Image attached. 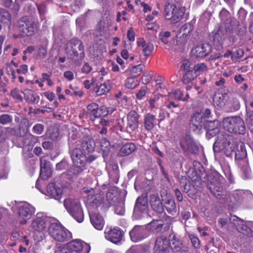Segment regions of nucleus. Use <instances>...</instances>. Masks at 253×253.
<instances>
[{
	"mask_svg": "<svg viewBox=\"0 0 253 253\" xmlns=\"http://www.w3.org/2000/svg\"><path fill=\"white\" fill-rule=\"evenodd\" d=\"M184 12L182 8L177 7L173 3L167 2L165 6L164 16L167 20L176 23L182 18Z\"/></svg>",
	"mask_w": 253,
	"mask_h": 253,
	"instance_id": "nucleus-8",
	"label": "nucleus"
},
{
	"mask_svg": "<svg viewBox=\"0 0 253 253\" xmlns=\"http://www.w3.org/2000/svg\"><path fill=\"white\" fill-rule=\"evenodd\" d=\"M193 30L192 24L187 23L184 24L180 28L179 31L182 35L176 41L177 44H180L181 46H183L187 42V37L190 35Z\"/></svg>",
	"mask_w": 253,
	"mask_h": 253,
	"instance_id": "nucleus-19",
	"label": "nucleus"
},
{
	"mask_svg": "<svg viewBox=\"0 0 253 253\" xmlns=\"http://www.w3.org/2000/svg\"><path fill=\"white\" fill-rule=\"evenodd\" d=\"M171 34L169 31L161 32L159 33L160 39L164 44H168L169 42L168 38L170 36Z\"/></svg>",
	"mask_w": 253,
	"mask_h": 253,
	"instance_id": "nucleus-52",
	"label": "nucleus"
},
{
	"mask_svg": "<svg viewBox=\"0 0 253 253\" xmlns=\"http://www.w3.org/2000/svg\"><path fill=\"white\" fill-rule=\"evenodd\" d=\"M156 118L155 115L150 113L146 114L144 117V126L146 130H151L155 126Z\"/></svg>",
	"mask_w": 253,
	"mask_h": 253,
	"instance_id": "nucleus-32",
	"label": "nucleus"
},
{
	"mask_svg": "<svg viewBox=\"0 0 253 253\" xmlns=\"http://www.w3.org/2000/svg\"><path fill=\"white\" fill-rule=\"evenodd\" d=\"M0 22L6 25L8 28L11 27V15L8 11L2 8H0Z\"/></svg>",
	"mask_w": 253,
	"mask_h": 253,
	"instance_id": "nucleus-37",
	"label": "nucleus"
},
{
	"mask_svg": "<svg viewBox=\"0 0 253 253\" xmlns=\"http://www.w3.org/2000/svg\"><path fill=\"white\" fill-rule=\"evenodd\" d=\"M95 143L94 140L89 136L84 137L82 143V151L84 153H91L94 151Z\"/></svg>",
	"mask_w": 253,
	"mask_h": 253,
	"instance_id": "nucleus-29",
	"label": "nucleus"
},
{
	"mask_svg": "<svg viewBox=\"0 0 253 253\" xmlns=\"http://www.w3.org/2000/svg\"><path fill=\"white\" fill-rule=\"evenodd\" d=\"M46 191L49 196L55 200H60L62 196V190L61 188L56 187L54 183H49L47 186Z\"/></svg>",
	"mask_w": 253,
	"mask_h": 253,
	"instance_id": "nucleus-30",
	"label": "nucleus"
},
{
	"mask_svg": "<svg viewBox=\"0 0 253 253\" xmlns=\"http://www.w3.org/2000/svg\"><path fill=\"white\" fill-rule=\"evenodd\" d=\"M148 209L147 196L146 194H143L137 198L134 207V211L145 213L147 211Z\"/></svg>",
	"mask_w": 253,
	"mask_h": 253,
	"instance_id": "nucleus-18",
	"label": "nucleus"
},
{
	"mask_svg": "<svg viewBox=\"0 0 253 253\" xmlns=\"http://www.w3.org/2000/svg\"><path fill=\"white\" fill-rule=\"evenodd\" d=\"M78 49L71 47L68 53V58L75 64L81 63L84 57V49Z\"/></svg>",
	"mask_w": 253,
	"mask_h": 253,
	"instance_id": "nucleus-21",
	"label": "nucleus"
},
{
	"mask_svg": "<svg viewBox=\"0 0 253 253\" xmlns=\"http://www.w3.org/2000/svg\"><path fill=\"white\" fill-rule=\"evenodd\" d=\"M232 153H235V160H240L245 158L247 156V152L244 144L239 141L237 148L235 151L232 152Z\"/></svg>",
	"mask_w": 253,
	"mask_h": 253,
	"instance_id": "nucleus-36",
	"label": "nucleus"
},
{
	"mask_svg": "<svg viewBox=\"0 0 253 253\" xmlns=\"http://www.w3.org/2000/svg\"><path fill=\"white\" fill-rule=\"evenodd\" d=\"M170 250L169 241L165 236L158 237L154 247V253H169Z\"/></svg>",
	"mask_w": 253,
	"mask_h": 253,
	"instance_id": "nucleus-12",
	"label": "nucleus"
},
{
	"mask_svg": "<svg viewBox=\"0 0 253 253\" xmlns=\"http://www.w3.org/2000/svg\"><path fill=\"white\" fill-rule=\"evenodd\" d=\"M105 234L106 238L115 244L120 242L123 238L122 232L118 228L110 229L108 232H105Z\"/></svg>",
	"mask_w": 253,
	"mask_h": 253,
	"instance_id": "nucleus-22",
	"label": "nucleus"
},
{
	"mask_svg": "<svg viewBox=\"0 0 253 253\" xmlns=\"http://www.w3.org/2000/svg\"><path fill=\"white\" fill-rule=\"evenodd\" d=\"M24 98L27 102L32 104H37L39 102L40 97L33 90L26 89L24 90Z\"/></svg>",
	"mask_w": 253,
	"mask_h": 253,
	"instance_id": "nucleus-31",
	"label": "nucleus"
},
{
	"mask_svg": "<svg viewBox=\"0 0 253 253\" xmlns=\"http://www.w3.org/2000/svg\"><path fill=\"white\" fill-rule=\"evenodd\" d=\"M89 217L91 224L95 228L101 230L104 225V220L103 217L98 213L89 211Z\"/></svg>",
	"mask_w": 253,
	"mask_h": 253,
	"instance_id": "nucleus-23",
	"label": "nucleus"
},
{
	"mask_svg": "<svg viewBox=\"0 0 253 253\" xmlns=\"http://www.w3.org/2000/svg\"><path fill=\"white\" fill-rule=\"evenodd\" d=\"M246 122L250 131L253 133V110L247 108Z\"/></svg>",
	"mask_w": 253,
	"mask_h": 253,
	"instance_id": "nucleus-43",
	"label": "nucleus"
},
{
	"mask_svg": "<svg viewBox=\"0 0 253 253\" xmlns=\"http://www.w3.org/2000/svg\"><path fill=\"white\" fill-rule=\"evenodd\" d=\"M224 129L230 132L244 134L246 127L244 121L238 116L225 118L223 120Z\"/></svg>",
	"mask_w": 253,
	"mask_h": 253,
	"instance_id": "nucleus-4",
	"label": "nucleus"
},
{
	"mask_svg": "<svg viewBox=\"0 0 253 253\" xmlns=\"http://www.w3.org/2000/svg\"><path fill=\"white\" fill-rule=\"evenodd\" d=\"M246 32V26L244 23L239 24L236 28V33L238 35H243Z\"/></svg>",
	"mask_w": 253,
	"mask_h": 253,
	"instance_id": "nucleus-58",
	"label": "nucleus"
},
{
	"mask_svg": "<svg viewBox=\"0 0 253 253\" xmlns=\"http://www.w3.org/2000/svg\"><path fill=\"white\" fill-rule=\"evenodd\" d=\"M180 146L184 151H189L194 152L197 150L192 139L189 136H185L182 138L180 141Z\"/></svg>",
	"mask_w": 253,
	"mask_h": 253,
	"instance_id": "nucleus-27",
	"label": "nucleus"
},
{
	"mask_svg": "<svg viewBox=\"0 0 253 253\" xmlns=\"http://www.w3.org/2000/svg\"><path fill=\"white\" fill-rule=\"evenodd\" d=\"M110 142L106 138H102L100 141V146L102 150L107 151L110 147Z\"/></svg>",
	"mask_w": 253,
	"mask_h": 253,
	"instance_id": "nucleus-63",
	"label": "nucleus"
},
{
	"mask_svg": "<svg viewBox=\"0 0 253 253\" xmlns=\"http://www.w3.org/2000/svg\"><path fill=\"white\" fill-rule=\"evenodd\" d=\"M110 178L112 179V181L115 183H117L119 180V170L117 168L113 169L109 173Z\"/></svg>",
	"mask_w": 253,
	"mask_h": 253,
	"instance_id": "nucleus-53",
	"label": "nucleus"
},
{
	"mask_svg": "<svg viewBox=\"0 0 253 253\" xmlns=\"http://www.w3.org/2000/svg\"><path fill=\"white\" fill-rule=\"evenodd\" d=\"M164 222L161 219L153 220L147 225V228L149 230L158 233L162 231Z\"/></svg>",
	"mask_w": 253,
	"mask_h": 253,
	"instance_id": "nucleus-34",
	"label": "nucleus"
},
{
	"mask_svg": "<svg viewBox=\"0 0 253 253\" xmlns=\"http://www.w3.org/2000/svg\"><path fill=\"white\" fill-rule=\"evenodd\" d=\"M17 27L19 30L27 36L34 35L39 27L38 23L33 19L25 16L21 17L18 21Z\"/></svg>",
	"mask_w": 253,
	"mask_h": 253,
	"instance_id": "nucleus-7",
	"label": "nucleus"
},
{
	"mask_svg": "<svg viewBox=\"0 0 253 253\" xmlns=\"http://www.w3.org/2000/svg\"><path fill=\"white\" fill-rule=\"evenodd\" d=\"M81 193L87 197L86 204L89 211L97 209L103 203V195L100 194H95V191L93 188L84 187L81 189Z\"/></svg>",
	"mask_w": 253,
	"mask_h": 253,
	"instance_id": "nucleus-6",
	"label": "nucleus"
},
{
	"mask_svg": "<svg viewBox=\"0 0 253 253\" xmlns=\"http://www.w3.org/2000/svg\"><path fill=\"white\" fill-rule=\"evenodd\" d=\"M35 212V209L28 203H24L18 207L17 214L21 219L20 223L25 224L27 220L30 219Z\"/></svg>",
	"mask_w": 253,
	"mask_h": 253,
	"instance_id": "nucleus-9",
	"label": "nucleus"
},
{
	"mask_svg": "<svg viewBox=\"0 0 253 253\" xmlns=\"http://www.w3.org/2000/svg\"><path fill=\"white\" fill-rule=\"evenodd\" d=\"M68 166L67 161L65 160H62L60 162L57 163L56 165V169L57 170H63L66 169Z\"/></svg>",
	"mask_w": 253,
	"mask_h": 253,
	"instance_id": "nucleus-64",
	"label": "nucleus"
},
{
	"mask_svg": "<svg viewBox=\"0 0 253 253\" xmlns=\"http://www.w3.org/2000/svg\"><path fill=\"white\" fill-rule=\"evenodd\" d=\"M191 63L188 59H184L182 62L180 69L184 72H188L192 71V68L191 67Z\"/></svg>",
	"mask_w": 253,
	"mask_h": 253,
	"instance_id": "nucleus-50",
	"label": "nucleus"
},
{
	"mask_svg": "<svg viewBox=\"0 0 253 253\" xmlns=\"http://www.w3.org/2000/svg\"><path fill=\"white\" fill-rule=\"evenodd\" d=\"M137 43L145 56L149 55L154 50L153 44L150 42H147L142 39H138Z\"/></svg>",
	"mask_w": 253,
	"mask_h": 253,
	"instance_id": "nucleus-28",
	"label": "nucleus"
},
{
	"mask_svg": "<svg viewBox=\"0 0 253 253\" xmlns=\"http://www.w3.org/2000/svg\"><path fill=\"white\" fill-rule=\"evenodd\" d=\"M22 142L23 144V149L27 148L28 151H31L32 148L30 146L31 143V139L27 137H25L23 138Z\"/></svg>",
	"mask_w": 253,
	"mask_h": 253,
	"instance_id": "nucleus-62",
	"label": "nucleus"
},
{
	"mask_svg": "<svg viewBox=\"0 0 253 253\" xmlns=\"http://www.w3.org/2000/svg\"><path fill=\"white\" fill-rule=\"evenodd\" d=\"M220 126L219 122L217 120L207 121L205 122L204 128L207 130L206 136L211 139L220 132L219 128Z\"/></svg>",
	"mask_w": 253,
	"mask_h": 253,
	"instance_id": "nucleus-16",
	"label": "nucleus"
},
{
	"mask_svg": "<svg viewBox=\"0 0 253 253\" xmlns=\"http://www.w3.org/2000/svg\"><path fill=\"white\" fill-rule=\"evenodd\" d=\"M87 113L91 121H94L96 118L100 117V111L97 104L92 103L87 106Z\"/></svg>",
	"mask_w": 253,
	"mask_h": 253,
	"instance_id": "nucleus-33",
	"label": "nucleus"
},
{
	"mask_svg": "<svg viewBox=\"0 0 253 253\" xmlns=\"http://www.w3.org/2000/svg\"><path fill=\"white\" fill-rule=\"evenodd\" d=\"M205 122L200 114H195L191 117L190 126L193 131L200 130L204 127Z\"/></svg>",
	"mask_w": 253,
	"mask_h": 253,
	"instance_id": "nucleus-25",
	"label": "nucleus"
},
{
	"mask_svg": "<svg viewBox=\"0 0 253 253\" xmlns=\"http://www.w3.org/2000/svg\"><path fill=\"white\" fill-rule=\"evenodd\" d=\"M139 85V82L133 78H130L126 80V86L130 89L135 88Z\"/></svg>",
	"mask_w": 253,
	"mask_h": 253,
	"instance_id": "nucleus-49",
	"label": "nucleus"
},
{
	"mask_svg": "<svg viewBox=\"0 0 253 253\" xmlns=\"http://www.w3.org/2000/svg\"><path fill=\"white\" fill-rule=\"evenodd\" d=\"M12 122V116L3 114L0 115V124L2 125H6L10 124Z\"/></svg>",
	"mask_w": 253,
	"mask_h": 253,
	"instance_id": "nucleus-48",
	"label": "nucleus"
},
{
	"mask_svg": "<svg viewBox=\"0 0 253 253\" xmlns=\"http://www.w3.org/2000/svg\"><path fill=\"white\" fill-rule=\"evenodd\" d=\"M44 126L42 124H37L33 127V132L38 135L41 134L44 130Z\"/></svg>",
	"mask_w": 253,
	"mask_h": 253,
	"instance_id": "nucleus-56",
	"label": "nucleus"
},
{
	"mask_svg": "<svg viewBox=\"0 0 253 253\" xmlns=\"http://www.w3.org/2000/svg\"><path fill=\"white\" fill-rule=\"evenodd\" d=\"M237 230L242 234L249 237H253V231L248 226L245 221H243L239 227H237Z\"/></svg>",
	"mask_w": 253,
	"mask_h": 253,
	"instance_id": "nucleus-40",
	"label": "nucleus"
},
{
	"mask_svg": "<svg viewBox=\"0 0 253 253\" xmlns=\"http://www.w3.org/2000/svg\"><path fill=\"white\" fill-rule=\"evenodd\" d=\"M207 187L215 197L219 199L221 198L222 184L220 182L219 177L209 176Z\"/></svg>",
	"mask_w": 253,
	"mask_h": 253,
	"instance_id": "nucleus-10",
	"label": "nucleus"
},
{
	"mask_svg": "<svg viewBox=\"0 0 253 253\" xmlns=\"http://www.w3.org/2000/svg\"><path fill=\"white\" fill-rule=\"evenodd\" d=\"M213 149L215 153H219L223 150L225 151V148L217 140L213 145Z\"/></svg>",
	"mask_w": 253,
	"mask_h": 253,
	"instance_id": "nucleus-61",
	"label": "nucleus"
},
{
	"mask_svg": "<svg viewBox=\"0 0 253 253\" xmlns=\"http://www.w3.org/2000/svg\"><path fill=\"white\" fill-rule=\"evenodd\" d=\"M230 222L236 227H239L240 224L242 223L243 220L239 218L236 215H231L229 218Z\"/></svg>",
	"mask_w": 253,
	"mask_h": 253,
	"instance_id": "nucleus-57",
	"label": "nucleus"
},
{
	"mask_svg": "<svg viewBox=\"0 0 253 253\" xmlns=\"http://www.w3.org/2000/svg\"><path fill=\"white\" fill-rule=\"evenodd\" d=\"M114 189L110 190L106 194V198L107 201H108L109 205L107 206L106 207H109L114 205V197L113 196V192Z\"/></svg>",
	"mask_w": 253,
	"mask_h": 253,
	"instance_id": "nucleus-59",
	"label": "nucleus"
},
{
	"mask_svg": "<svg viewBox=\"0 0 253 253\" xmlns=\"http://www.w3.org/2000/svg\"><path fill=\"white\" fill-rule=\"evenodd\" d=\"M110 89V85H108L106 83L101 84L98 87L96 93L97 95H102L108 92Z\"/></svg>",
	"mask_w": 253,
	"mask_h": 253,
	"instance_id": "nucleus-47",
	"label": "nucleus"
},
{
	"mask_svg": "<svg viewBox=\"0 0 253 253\" xmlns=\"http://www.w3.org/2000/svg\"><path fill=\"white\" fill-rule=\"evenodd\" d=\"M169 97L171 99L174 98L182 101L186 100V98L183 96L182 92L179 89L175 90L169 93Z\"/></svg>",
	"mask_w": 253,
	"mask_h": 253,
	"instance_id": "nucleus-44",
	"label": "nucleus"
},
{
	"mask_svg": "<svg viewBox=\"0 0 253 253\" xmlns=\"http://www.w3.org/2000/svg\"><path fill=\"white\" fill-rule=\"evenodd\" d=\"M29 128V121L27 119L22 120L19 126V132L17 133L18 136H22L24 135L27 132Z\"/></svg>",
	"mask_w": 253,
	"mask_h": 253,
	"instance_id": "nucleus-42",
	"label": "nucleus"
},
{
	"mask_svg": "<svg viewBox=\"0 0 253 253\" xmlns=\"http://www.w3.org/2000/svg\"><path fill=\"white\" fill-rule=\"evenodd\" d=\"M213 101L217 106L222 105L224 103L223 94L215 95L213 98Z\"/></svg>",
	"mask_w": 253,
	"mask_h": 253,
	"instance_id": "nucleus-60",
	"label": "nucleus"
},
{
	"mask_svg": "<svg viewBox=\"0 0 253 253\" xmlns=\"http://www.w3.org/2000/svg\"><path fill=\"white\" fill-rule=\"evenodd\" d=\"M221 26L223 27L226 34L233 33V25L230 18L227 19Z\"/></svg>",
	"mask_w": 253,
	"mask_h": 253,
	"instance_id": "nucleus-45",
	"label": "nucleus"
},
{
	"mask_svg": "<svg viewBox=\"0 0 253 253\" xmlns=\"http://www.w3.org/2000/svg\"><path fill=\"white\" fill-rule=\"evenodd\" d=\"M211 51V46L208 44H200L192 48L191 53L196 57L204 58L207 56Z\"/></svg>",
	"mask_w": 253,
	"mask_h": 253,
	"instance_id": "nucleus-20",
	"label": "nucleus"
},
{
	"mask_svg": "<svg viewBox=\"0 0 253 253\" xmlns=\"http://www.w3.org/2000/svg\"><path fill=\"white\" fill-rule=\"evenodd\" d=\"M139 115L133 110L130 111L127 115V124L126 127L127 132L131 133L137 128L139 125Z\"/></svg>",
	"mask_w": 253,
	"mask_h": 253,
	"instance_id": "nucleus-13",
	"label": "nucleus"
},
{
	"mask_svg": "<svg viewBox=\"0 0 253 253\" xmlns=\"http://www.w3.org/2000/svg\"><path fill=\"white\" fill-rule=\"evenodd\" d=\"M70 42L71 44V47L75 48V47L78 45V49H84L83 42L78 39H73L70 41Z\"/></svg>",
	"mask_w": 253,
	"mask_h": 253,
	"instance_id": "nucleus-54",
	"label": "nucleus"
},
{
	"mask_svg": "<svg viewBox=\"0 0 253 253\" xmlns=\"http://www.w3.org/2000/svg\"><path fill=\"white\" fill-rule=\"evenodd\" d=\"M129 236L132 241H140L147 237L146 229L143 226L135 225L129 232Z\"/></svg>",
	"mask_w": 253,
	"mask_h": 253,
	"instance_id": "nucleus-14",
	"label": "nucleus"
},
{
	"mask_svg": "<svg viewBox=\"0 0 253 253\" xmlns=\"http://www.w3.org/2000/svg\"><path fill=\"white\" fill-rule=\"evenodd\" d=\"M189 238L194 248L198 249L200 247V240L194 234H191L189 235Z\"/></svg>",
	"mask_w": 253,
	"mask_h": 253,
	"instance_id": "nucleus-55",
	"label": "nucleus"
},
{
	"mask_svg": "<svg viewBox=\"0 0 253 253\" xmlns=\"http://www.w3.org/2000/svg\"><path fill=\"white\" fill-rule=\"evenodd\" d=\"M226 37V34L223 27L219 26L217 30L213 33V42L217 46H221Z\"/></svg>",
	"mask_w": 253,
	"mask_h": 253,
	"instance_id": "nucleus-26",
	"label": "nucleus"
},
{
	"mask_svg": "<svg viewBox=\"0 0 253 253\" xmlns=\"http://www.w3.org/2000/svg\"><path fill=\"white\" fill-rule=\"evenodd\" d=\"M40 176L43 180H46L51 175L50 162L47 156H43L40 159Z\"/></svg>",
	"mask_w": 253,
	"mask_h": 253,
	"instance_id": "nucleus-17",
	"label": "nucleus"
},
{
	"mask_svg": "<svg viewBox=\"0 0 253 253\" xmlns=\"http://www.w3.org/2000/svg\"><path fill=\"white\" fill-rule=\"evenodd\" d=\"M196 75L193 71L186 72L183 76L182 82L184 84H188L192 81Z\"/></svg>",
	"mask_w": 253,
	"mask_h": 253,
	"instance_id": "nucleus-46",
	"label": "nucleus"
},
{
	"mask_svg": "<svg viewBox=\"0 0 253 253\" xmlns=\"http://www.w3.org/2000/svg\"><path fill=\"white\" fill-rule=\"evenodd\" d=\"M169 239L170 241V249L174 252L180 251L182 247L181 242L177 238L176 235L174 233L171 234L169 236Z\"/></svg>",
	"mask_w": 253,
	"mask_h": 253,
	"instance_id": "nucleus-35",
	"label": "nucleus"
},
{
	"mask_svg": "<svg viewBox=\"0 0 253 253\" xmlns=\"http://www.w3.org/2000/svg\"><path fill=\"white\" fill-rule=\"evenodd\" d=\"M48 224V219L45 216L38 213L36 218L33 220L31 227L35 231L42 232L46 230Z\"/></svg>",
	"mask_w": 253,
	"mask_h": 253,
	"instance_id": "nucleus-15",
	"label": "nucleus"
},
{
	"mask_svg": "<svg viewBox=\"0 0 253 253\" xmlns=\"http://www.w3.org/2000/svg\"><path fill=\"white\" fill-rule=\"evenodd\" d=\"M64 206L68 212L78 222L83 221L84 214L79 199L67 197L64 200Z\"/></svg>",
	"mask_w": 253,
	"mask_h": 253,
	"instance_id": "nucleus-2",
	"label": "nucleus"
},
{
	"mask_svg": "<svg viewBox=\"0 0 253 253\" xmlns=\"http://www.w3.org/2000/svg\"><path fill=\"white\" fill-rule=\"evenodd\" d=\"M136 149L134 143H130L124 145L120 149V154L122 156H125L130 154Z\"/></svg>",
	"mask_w": 253,
	"mask_h": 253,
	"instance_id": "nucleus-38",
	"label": "nucleus"
},
{
	"mask_svg": "<svg viewBox=\"0 0 253 253\" xmlns=\"http://www.w3.org/2000/svg\"><path fill=\"white\" fill-rule=\"evenodd\" d=\"M50 236L55 241L64 242L72 238V233L60 223L53 222L48 228Z\"/></svg>",
	"mask_w": 253,
	"mask_h": 253,
	"instance_id": "nucleus-3",
	"label": "nucleus"
},
{
	"mask_svg": "<svg viewBox=\"0 0 253 253\" xmlns=\"http://www.w3.org/2000/svg\"><path fill=\"white\" fill-rule=\"evenodd\" d=\"M207 69V65L204 63H198L194 65L193 67V70L194 71L195 74L197 73H202Z\"/></svg>",
	"mask_w": 253,
	"mask_h": 253,
	"instance_id": "nucleus-51",
	"label": "nucleus"
},
{
	"mask_svg": "<svg viewBox=\"0 0 253 253\" xmlns=\"http://www.w3.org/2000/svg\"><path fill=\"white\" fill-rule=\"evenodd\" d=\"M150 204L152 210L158 213L164 212V206L158 195L153 194L150 196Z\"/></svg>",
	"mask_w": 253,
	"mask_h": 253,
	"instance_id": "nucleus-24",
	"label": "nucleus"
},
{
	"mask_svg": "<svg viewBox=\"0 0 253 253\" xmlns=\"http://www.w3.org/2000/svg\"><path fill=\"white\" fill-rule=\"evenodd\" d=\"M68 145L69 154L74 167L72 173L74 175L77 176L86 169V164L94 161L97 156L94 155H85L81 148L74 147L70 139Z\"/></svg>",
	"mask_w": 253,
	"mask_h": 253,
	"instance_id": "nucleus-1",
	"label": "nucleus"
},
{
	"mask_svg": "<svg viewBox=\"0 0 253 253\" xmlns=\"http://www.w3.org/2000/svg\"><path fill=\"white\" fill-rule=\"evenodd\" d=\"M217 138V140L225 148V154L227 156H231L232 152L236 150L240 141L229 132L224 131H220Z\"/></svg>",
	"mask_w": 253,
	"mask_h": 253,
	"instance_id": "nucleus-5",
	"label": "nucleus"
},
{
	"mask_svg": "<svg viewBox=\"0 0 253 253\" xmlns=\"http://www.w3.org/2000/svg\"><path fill=\"white\" fill-rule=\"evenodd\" d=\"M67 248L77 253H89L90 247L89 245L79 240H74L66 244Z\"/></svg>",
	"mask_w": 253,
	"mask_h": 253,
	"instance_id": "nucleus-11",
	"label": "nucleus"
},
{
	"mask_svg": "<svg viewBox=\"0 0 253 253\" xmlns=\"http://www.w3.org/2000/svg\"><path fill=\"white\" fill-rule=\"evenodd\" d=\"M164 207L169 214L174 215L176 213V205L174 199H168L164 203Z\"/></svg>",
	"mask_w": 253,
	"mask_h": 253,
	"instance_id": "nucleus-39",
	"label": "nucleus"
},
{
	"mask_svg": "<svg viewBox=\"0 0 253 253\" xmlns=\"http://www.w3.org/2000/svg\"><path fill=\"white\" fill-rule=\"evenodd\" d=\"M145 65L143 64H139L136 66H131L129 67V71L133 77H136L139 76L145 69Z\"/></svg>",
	"mask_w": 253,
	"mask_h": 253,
	"instance_id": "nucleus-41",
	"label": "nucleus"
}]
</instances>
